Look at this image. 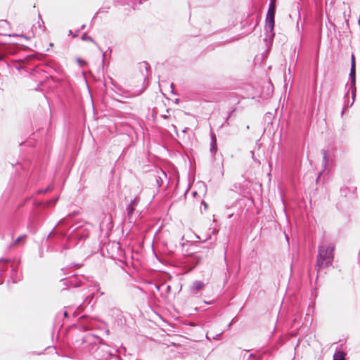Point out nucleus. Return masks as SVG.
<instances>
[{"mask_svg": "<svg viewBox=\"0 0 360 360\" xmlns=\"http://www.w3.org/2000/svg\"><path fill=\"white\" fill-rule=\"evenodd\" d=\"M77 63L79 64V65H80L81 67H83V66H84L85 65H86V61H85V60H82V59H81V58H78L77 59Z\"/></svg>", "mask_w": 360, "mask_h": 360, "instance_id": "393cba45", "label": "nucleus"}, {"mask_svg": "<svg viewBox=\"0 0 360 360\" xmlns=\"http://www.w3.org/2000/svg\"><path fill=\"white\" fill-rule=\"evenodd\" d=\"M94 292H91L90 295H89L86 297L84 302H87L88 304H90L91 300L94 298Z\"/></svg>", "mask_w": 360, "mask_h": 360, "instance_id": "412c9836", "label": "nucleus"}, {"mask_svg": "<svg viewBox=\"0 0 360 360\" xmlns=\"http://www.w3.org/2000/svg\"><path fill=\"white\" fill-rule=\"evenodd\" d=\"M221 334H222V333H219L217 334L215 336L212 337V339L219 340L221 338Z\"/></svg>", "mask_w": 360, "mask_h": 360, "instance_id": "cd10ccee", "label": "nucleus"}, {"mask_svg": "<svg viewBox=\"0 0 360 360\" xmlns=\"http://www.w3.org/2000/svg\"><path fill=\"white\" fill-rule=\"evenodd\" d=\"M276 0H270L269 6L276 7Z\"/></svg>", "mask_w": 360, "mask_h": 360, "instance_id": "bb28decb", "label": "nucleus"}, {"mask_svg": "<svg viewBox=\"0 0 360 360\" xmlns=\"http://www.w3.org/2000/svg\"><path fill=\"white\" fill-rule=\"evenodd\" d=\"M345 353L342 351H336L333 355V360H345Z\"/></svg>", "mask_w": 360, "mask_h": 360, "instance_id": "4468645a", "label": "nucleus"}, {"mask_svg": "<svg viewBox=\"0 0 360 360\" xmlns=\"http://www.w3.org/2000/svg\"><path fill=\"white\" fill-rule=\"evenodd\" d=\"M162 117L164 118V119H168L169 117V115H162Z\"/></svg>", "mask_w": 360, "mask_h": 360, "instance_id": "72a5a7b5", "label": "nucleus"}, {"mask_svg": "<svg viewBox=\"0 0 360 360\" xmlns=\"http://www.w3.org/2000/svg\"><path fill=\"white\" fill-rule=\"evenodd\" d=\"M7 53H8L6 50V46H0V64L2 63L6 67H8V62L5 60Z\"/></svg>", "mask_w": 360, "mask_h": 360, "instance_id": "f8f14e48", "label": "nucleus"}, {"mask_svg": "<svg viewBox=\"0 0 360 360\" xmlns=\"http://www.w3.org/2000/svg\"><path fill=\"white\" fill-rule=\"evenodd\" d=\"M77 311H82L83 310V307L82 304H80L79 306H78L77 307Z\"/></svg>", "mask_w": 360, "mask_h": 360, "instance_id": "473e14b6", "label": "nucleus"}, {"mask_svg": "<svg viewBox=\"0 0 360 360\" xmlns=\"http://www.w3.org/2000/svg\"><path fill=\"white\" fill-rule=\"evenodd\" d=\"M206 338H207V339H210V338H209V336H208V335H207H207H206Z\"/></svg>", "mask_w": 360, "mask_h": 360, "instance_id": "37998d69", "label": "nucleus"}, {"mask_svg": "<svg viewBox=\"0 0 360 360\" xmlns=\"http://www.w3.org/2000/svg\"><path fill=\"white\" fill-rule=\"evenodd\" d=\"M37 63H38V60L34 56H27L18 63L16 68L25 70L30 73L33 80L38 82L39 84H42L49 76Z\"/></svg>", "mask_w": 360, "mask_h": 360, "instance_id": "7ed1b4c3", "label": "nucleus"}, {"mask_svg": "<svg viewBox=\"0 0 360 360\" xmlns=\"http://www.w3.org/2000/svg\"><path fill=\"white\" fill-rule=\"evenodd\" d=\"M201 257L196 255H192L187 258L186 262L190 263L192 264L191 269L195 268L200 262Z\"/></svg>", "mask_w": 360, "mask_h": 360, "instance_id": "9b49d317", "label": "nucleus"}, {"mask_svg": "<svg viewBox=\"0 0 360 360\" xmlns=\"http://www.w3.org/2000/svg\"><path fill=\"white\" fill-rule=\"evenodd\" d=\"M95 321L92 318L87 316H82L79 318V326L84 330H91L94 328Z\"/></svg>", "mask_w": 360, "mask_h": 360, "instance_id": "0eeeda50", "label": "nucleus"}, {"mask_svg": "<svg viewBox=\"0 0 360 360\" xmlns=\"http://www.w3.org/2000/svg\"><path fill=\"white\" fill-rule=\"evenodd\" d=\"M61 272H63L65 271V269H61Z\"/></svg>", "mask_w": 360, "mask_h": 360, "instance_id": "a19ab883", "label": "nucleus"}, {"mask_svg": "<svg viewBox=\"0 0 360 360\" xmlns=\"http://www.w3.org/2000/svg\"><path fill=\"white\" fill-rule=\"evenodd\" d=\"M0 271H4V269H3V266H1Z\"/></svg>", "mask_w": 360, "mask_h": 360, "instance_id": "58836bf2", "label": "nucleus"}, {"mask_svg": "<svg viewBox=\"0 0 360 360\" xmlns=\"http://www.w3.org/2000/svg\"><path fill=\"white\" fill-rule=\"evenodd\" d=\"M94 288V290H96L98 292L100 293L101 295H103L104 294L103 292L101 291L99 284L98 283H94L93 285H91Z\"/></svg>", "mask_w": 360, "mask_h": 360, "instance_id": "aec40b11", "label": "nucleus"}, {"mask_svg": "<svg viewBox=\"0 0 360 360\" xmlns=\"http://www.w3.org/2000/svg\"><path fill=\"white\" fill-rule=\"evenodd\" d=\"M85 278L83 276H78L77 275H72L66 278H60V283L63 285L62 289L65 290L70 288H77L85 285Z\"/></svg>", "mask_w": 360, "mask_h": 360, "instance_id": "39448f33", "label": "nucleus"}, {"mask_svg": "<svg viewBox=\"0 0 360 360\" xmlns=\"http://www.w3.org/2000/svg\"><path fill=\"white\" fill-rule=\"evenodd\" d=\"M334 247L332 245L319 247L316 266L319 268H326L333 264Z\"/></svg>", "mask_w": 360, "mask_h": 360, "instance_id": "20e7f679", "label": "nucleus"}, {"mask_svg": "<svg viewBox=\"0 0 360 360\" xmlns=\"http://www.w3.org/2000/svg\"><path fill=\"white\" fill-rule=\"evenodd\" d=\"M217 149V138L214 134H211L210 152L213 153Z\"/></svg>", "mask_w": 360, "mask_h": 360, "instance_id": "ddd939ff", "label": "nucleus"}, {"mask_svg": "<svg viewBox=\"0 0 360 360\" xmlns=\"http://www.w3.org/2000/svg\"><path fill=\"white\" fill-rule=\"evenodd\" d=\"M71 218V215H68L60 220L49 233L48 240L54 251L63 252V250L75 247L79 240L89 237V224L78 221L68 226Z\"/></svg>", "mask_w": 360, "mask_h": 360, "instance_id": "f257e3e1", "label": "nucleus"}, {"mask_svg": "<svg viewBox=\"0 0 360 360\" xmlns=\"http://www.w3.org/2000/svg\"><path fill=\"white\" fill-rule=\"evenodd\" d=\"M276 7L269 6L266 15L265 30L268 37H274L273 32L275 25V13Z\"/></svg>", "mask_w": 360, "mask_h": 360, "instance_id": "423d86ee", "label": "nucleus"}, {"mask_svg": "<svg viewBox=\"0 0 360 360\" xmlns=\"http://www.w3.org/2000/svg\"><path fill=\"white\" fill-rule=\"evenodd\" d=\"M4 35L8 36V37H11L12 36L11 34H4ZM13 36H18V35L17 34H13Z\"/></svg>", "mask_w": 360, "mask_h": 360, "instance_id": "c9c22d12", "label": "nucleus"}, {"mask_svg": "<svg viewBox=\"0 0 360 360\" xmlns=\"http://www.w3.org/2000/svg\"><path fill=\"white\" fill-rule=\"evenodd\" d=\"M52 190V188L51 187V186H48L45 189H39L37 191V193L38 194H44L46 193H47L48 191Z\"/></svg>", "mask_w": 360, "mask_h": 360, "instance_id": "4be33fe9", "label": "nucleus"}, {"mask_svg": "<svg viewBox=\"0 0 360 360\" xmlns=\"http://www.w3.org/2000/svg\"><path fill=\"white\" fill-rule=\"evenodd\" d=\"M1 24L6 25H8V22L6 20H3V21H1Z\"/></svg>", "mask_w": 360, "mask_h": 360, "instance_id": "f704fd0d", "label": "nucleus"}, {"mask_svg": "<svg viewBox=\"0 0 360 360\" xmlns=\"http://www.w3.org/2000/svg\"><path fill=\"white\" fill-rule=\"evenodd\" d=\"M202 205L204 207L205 210H207L208 205H207V204L205 202L202 201Z\"/></svg>", "mask_w": 360, "mask_h": 360, "instance_id": "7c9ffc66", "label": "nucleus"}, {"mask_svg": "<svg viewBox=\"0 0 360 360\" xmlns=\"http://www.w3.org/2000/svg\"><path fill=\"white\" fill-rule=\"evenodd\" d=\"M321 153L323 155V163H322V166L323 167V171L326 168V166H327V164H328V156H327V153H326V151L325 150H322Z\"/></svg>", "mask_w": 360, "mask_h": 360, "instance_id": "dca6fc26", "label": "nucleus"}, {"mask_svg": "<svg viewBox=\"0 0 360 360\" xmlns=\"http://www.w3.org/2000/svg\"><path fill=\"white\" fill-rule=\"evenodd\" d=\"M18 262H13L11 264V279L13 283H17L20 281L22 275L18 271Z\"/></svg>", "mask_w": 360, "mask_h": 360, "instance_id": "1a4fd4ad", "label": "nucleus"}, {"mask_svg": "<svg viewBox=\"0 0 360 360\" xmlns=\"http://www.w3.org/2000/svg\"><path fill=\"white\" fill-rule=\"evenodd\" d=\"M205 286V283L200 281H194L191 287L190 290L193 293H196L201 290Z\"/></svg>", "mask_w": 360, "mask_h": 360, "instance_id": "9d476101", "label": "nucleus"}, {"mask_svg": "<svg viewBox=\"0 0 360 360\" xmlns=\"http://www.w3.org/2000/svg\"><path fill=\"white\" fill-rule=\"evenodd\" d=\"M101 338L91 333L81 334L72 338L75 347H80L84 353L94 355L98 360H120L109 346L101 343Z\"/></svg>", "mask_w": 360, "mask_h": 360, "instance_id": "f03ea898", "label": "nucleus"}, {"mask_svg": "<svg viewBox=\"0 0 360 360\" xmlns=\"http://www.w3.org/2000/svg\"><path fill=\"white\" fill-rule=\"evenodd\" d=\"M82 39L84 40V41H91L94 44H96V43L94 40V39L91 37L88 36L86 34H83V36L82 37Z\"/></svg>", "mask_w": 360, "mask_h": 360, "instance_id": "6ab92c4d", "label": "nucleus"}, {"mask_svg": "<svg viewBox=\"0 0 360 360\" xmlns=\"http://www.w3.org/2000/svg\"><path fill=\"white\" fill-rule=\"evenodd\" d=\"M69 35H72L73 37H77L78 36L77 33L74 34L72 30L69 31Z\"/></svg>", "mask_w": 360, "mask_h": 360, "instance_id": "c756f323", "label": "nucleus"}, {"mask_svg": "<svg viewBox=\"0 0 360 360\" xmlns=\"http://www.w3.org/2000/svg\"><path fill=\"white\" fill-rule=\"evenodd\" d=\"M257 359H258V357L253 354H250L248 356V360H257Z\"/></svg>", "mask_w": 360, "mask_h": 360, "instance_id": "a878e982", "label": "nucleus"}, {"mask_svg": "<svg viewBox=\"0 0 360 360\" xmlns=\"http://www.w3.org/2000/svg\"><path fill=\"white\" fill-rule=\"evenodd\" d=\"M139 201H140L139 198L135 197L131 201L130 204H129L127 207L126 210H127V217H128L129 221H131V222L135 219V217H134V212L136 206L138 205Z\"/></svg>", "mask_w": 360, "mask_h": 360, "instance_id": "6e6552de", "label": "nucleus"}, {"mask_svg": "<svg viewBox=\"0 0 360 360\" xmlns=\"http://www.w3.org/2000/svg\"><path fill=\"white\" fill-rule=\"evenodd\" d=\"M188 128H185L184 130H183V132H185L186 130H187Z\"/></svg>", "mask_w": 360, "mask_h": 360, "instance_id": "ea45409f", "label": "nucleus"}, {"mask_svg": "<svg viewBox=\"0 0 360 360\" xmlns=\"http://www.w3.org/2000/svg\"><path fill=\"white\" fill-rule=\"evenodd\" d=\"M110 8V6H103V7H101L96 14H98V13H107L108 11V9Z\"/></svg>", "mask_w": 360, "mask_h": 360, "instance_id": "b1692460", "label": "nucleus"}, {"mask_svg": "<svg viewBox=\"0 0 360 360\" xmlns=\"http://www.w3.org/2000/svg\"><path fill=\"white\" fill-rule=\"evenodd\" d=\"M232 325V321L228 325V327L230 328Z\"/></svg>", "mask_w": 360, "mask_h": 360, "instance_id": "4c0bfd02", "label": "nucleus"}, {"mask_svg": "<svg viewBox=\"0 0 360 360\" xmlns=\"http://www.w3.org/2000/svg\"><path fill=\"white\" fill-rule=\"evenodd\" d=\"M64 316L67 317L68 316V311H64Z\"/></svg>", "mask_w": 360, "mask_h": 360, "instance_id": "e433bc0d", "label": "nucleus"}, {"mask_svg": "<svg viewBox=\"0 0 360 360\" xmlns=\"http://www.w3.org/2000/svg\"><path fill=\"white\" fill-rule=\"evenodd\" d=\"M57 200H58V198H54L47 201L46 202V206L49 207V206H50L52 204L54 205V204L56 203Z\"/></svg>", "mask_w": 360, "mask_h": 360, "instance_id": "5701e85b", "label": "nucleus"}, {"mask_svg": "<svg viewBox=\"0 0 360 360\" xmlns=\"http://www.w3.org/2000/svg\"><path fill=\"white\" fill-rule=\"evenodd\" d=\"M355 68V61H354V57L352 55V63H351V68Z\"/></svg>", "mask_w": 360, "mask_h": 360, "instance_id": "c85d7f7f", "label": "nucleus"}, {"mask_svg": "<svg viewBox=\"0 0 360 360\" xmlns=\"http://www.w3.org/2000/svg\"><path fill=\"white\" fill-rule=\"evenodd\" d=\"M26 238H27L26 235H22V236L18 237L15 240L13 241V243H11V246H14L20 242H24Z\"/></svg>", "mask_w": 360, "mask_h": 360, "instance_id": "f3484780", "label": "nucleus"}, {"mask_svg": "<svg viewBox=\"0 0 360 360\" xmlns=\"http://www.w3.org/2000/svg\"><path fill=\"white\" fill-rule=\"evenodd\" d=\"M5 262H9V260H8V259H6V260H5Z\"/></svg>", "mask_w": 360, "mask_h": 360, "instance_id": "c03bdc74", "label": "nucleus"}, {"mask_svg": "<svg viewBox=\"0 0 360 360\" xmlns=\"http://www.w3.org/2000/svg\"><path fill=\"white\" fill-rule=\"evenodd\" d=\"M349 79L351 80V86L352 87L355 84L356 79V70L354 67L350 69Z\"/></svg>", "mask_w": 360, "mask_h": 360, "instance_id": "2eb2a0df", "label": "nucleus"}, {"mask_svg": "<svg viewBox=\"0 0 360 360\" xmlns=\"http://www.w3.org/2000/svg\"><path fill=\"white\" fill-rule=\"evenodd\" d=\"M155 287L158 290H160L163 288H165L168 292H170V290H171V286L169 285L164 284V283L161 284L160 285H155Z\"/></svg>", "mask_w": 360, "mask_h": 360, "instance_id": "a211bd4d", "label": "nucleus"}, {"mask_svg": "<svg viewBox=\"0 0 360 360\" xmlns=\"http://www.w3.org/2000/svg\"><path fill=\"white\" fill-rule=\"evenodd\" d=\"M141 65L143 66L146 70H148V68L149 67L148 64L146 62H143Z\"/></svg>", "mask_w": 360, "mask_h": 360, "instance_id": "2f4dec72", "label": "nucleus"}, {"mask_svg": "<svg viewBox=\"0 0 360 360\" xmlns=\"http://www.w3.org/2000/svg\"><path fill=\"white\" fill-rule=\"evenodd\" d=\"M84 27H85V25H82V28H84Z\"/></svg>", "mask_w": 360, "mask_h": 360, "instance_id": "79ce46f5", "label": "nucleus"}]
</instances>
